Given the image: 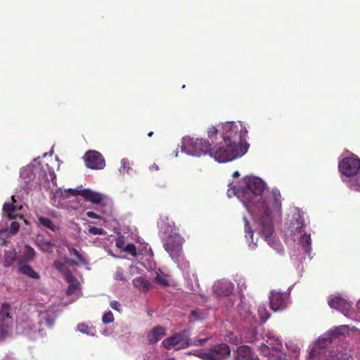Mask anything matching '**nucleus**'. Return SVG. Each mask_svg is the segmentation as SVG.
<instances>
[{"label":"nucleus","mask_w":360,"mask_h":360,"mask_svg":"<svg viewBox=\"0 0 360 360\" xmlns=\"http://www.w3.org/2000/svg\"><path fill=\"white\" fill-rule=\"evenodd\" d=\"M221 129L224 145L215 150L213 155L215 160L226 162L246 153L249 148L246 142L248 130L241 122H227L221 125Z\"/></svg>","instance_id":"1"},{"label":"nucleus","mask_w":360,"mask_h":360,"mask_svg":"<svg viewBox=\"0 0 360 360\" xmlns=\"http://www.w3.org/2000/svg\"><path fill=\"white\" fill-rule=\"evenodd\" d=\"M262 210L263 214L258 219L260 232L268 244L274 247L276 238L272 221V214H279L281 210V195L278 189H273L268 200L262 201Z\"/></svg>","instance_id":"2"},{"label":"nucleus","mask_w":360,"mask_h":360,"mask_svg":"<svg viewBox=\"0 0 360 360\" xmlns=\"http://www.w3.org/2000/svg\"><path fill=\"white\" fill-rule=\"evenodd\" d=\"M244 186L236 188V195L248 207L255 196L261 195L265 188L264 182L259 178L246 176L243 178Z\"/></svg>","instance_id":"3"},{"label":"nucleus","mask_w":360,"mask_h":360,"mask_svg":"<svg viewBox=\"0 0 360 360\" xmlns=\"http://www.w3.org/2000/svg\"><path fill=\"white\" fill-rule=\"evenodd\" d=\"M340 172L346 177L349 187L360 191V159L352 155L339 162Z\"/></svg>","instance_id":"4"},{"label":"nucleus","mask_w":360,"mask_h":360,"mask_svg":"<svg viewBox=\"0 0 360 360\" xmlns=\"http://www.w3.org/2000/svg\"><path fill=\"white\" fill-rule=\"evenodd\" d=\"M181 150L193 156L200 157L208 154L213 158L215 152L209 141L202 138L191 136H186L183 139Z\"/></svg>","instance_id":"5"},{"label":"nucleus","mask_w":360,"mask_h":360,"mask_svg":"<svg viewBox=\"0 0 360 360\" xmlns=\"http://www.w3.org/2000/svg\"><path fill=\"white\" fill-rule=\"evenodd\" d=\"M328 304L331 308L340 311L345 316L360 321V300L356 303V309H352L351 304L340 297H330Z\"/></svg>","instance_id":"6"},{"label":"nucleus","mask_w":360,"mask_h":360,"mask_svg":"<svg viewBox=\"0 0 360 360\" xmlns=\"http://www.w3.org/2000/svg\"><path fill=\"white\" fill-rule=\"evenodd\" d=\"M231 349L226 343L213 346L208 351L199 352L196 356L202 360H222L229 356Z\"/></svg>","instance_id":"7"},{"label":"nucleus","mask_w":360,"mask_h":360,"mask_svg":"<svg viewBox=\"0 0 360 360\" xmlns=\"http://www.w3.org/2000/svg\"><path fill=\"white\" fill-rule=\"evenodd\" d=\"M190 330H183L179 333H174L171 337L165 339L162 342V345L167 349H170L173 347L176 350L186 349V347H184V345L188 340V337H190Z\"/></svg>","instance_id":"8"},{"label":"nucleus","mask_w":360,"mask_h":360,"mask_svg":"<svg viewBox=\"0 0 360 360\" xmlns=\"http://www.w3.org/2000/svg\"><path fill=\"white\" fill-rule=\"evenodd\" d=\"M183 241L184 239L179 234H170L164 243V248L172 257L176 258L181 252Z\"/></svg>","instance_id":"9"},{"label":"nucleus","mask_w":360,"mask_h":360,"mask_svg":"<svg viewBox=\"0 0 360 360\" xmlns=\"http://www.w3.org/2000/svg\"><path fill=\"white\" fill-rule=\"evenodd\" d=\"M83 158L85 165L91 169H102L105 166L103 156L98 151L89 150L85 153Z\"/></svg>","instance_id":"10"},{"label":"nucleus","mask_w":360,"mask_h":360,"mask_svg":"<svg viewBox=\"0 0 360 360\" xmlns=\"http://www.w3.org/2000/svg\"><path fill=\"white\" fill-rule=\"evenodd\" d=\"M304 220L301 214L295 213L288 225V231L291 236H293L294 240H296V236L298 238V236L304 232Z\"/></svg>","instance_id":"11"},{"label":"nucleus","mask_w":360,"mask_h":360,"mask_svg":"<svg viewBox=\"0 0 360 360\" xmlns=\"http://www.w3.org/2000/svg\"><path fill=\"white\" fill-rule=\"evenodd\" d=\"M349 326L348 325H341L337 327H335L325 333L323 335L321 336L317 342L320 347H323L322 340H326L328 342H330L332 340L341 335H345L349 331Z\"/></svg>","instance_id":"12"},{"label":"nucleus","mask_w":360,"mask_h":360,"mask_svg":"<svg viewBox=\"0 0 360 360\" xmlns=\"http://www.w3.org/2000/svg\"><path fill=\"white\" fill-rule=\"evenodd\" d=\"M234 360H259L252 349L247 345L239 346L233 354Z\"/></svg>","instance_id":"13"},{"label":"nucleus","mask_w":360,"mask_h":360,"mask_svg":"<svg viewBox=\"0 0 360 360\" xmlns=\"http://www.w3.org/2000/svg\"><path fill=\"white\" fill-rule=\"evenodd\" d=\"M269 304L272 310H282L287 306L285 295L276 291H272L269 297Z\"/></svg>","instance_id":"14"},{"label":"nucleus","mask_w":360,"mask_h":360,"mask_svg":"<svg viewBox=\"0 0 360 360\" xmlns=\"http://www.w3.org/2000/svg\"><path fill=\"white\" fill-rule=\"evenodd\" d=\"M234 285L229 281H220L213 286L214 294L217 297L229 296L233 290Z\"/></svg>","instance_id":"15"},{"label":"nucleus","mask_w":360,"mask_h":360,"mask_svg":"<svg viewBox=\"0 0 360 360\" xmlns=\"http://www.w3.org/2000/svg\"><path fill=\"white\" fill-rule=\"evenodd\" d=\"M82 196L86 201L92 204H100L103 200L102 194L95 192L89 188L82 189Z\"/></svg>","instance_id":"16"},{"label":"nucleus","mask_w":360,"mask_h":360,"mask_svg":"<svg viewBox=\"0 0 360 360\" xmlns=\"http://www.w3.org/2000/svg\"><path fill=\"white\" fill-rule=\"evenodd\" d=\"M166 335L165 328L158 326L154 327L148 335V340L150 343L154 344L158 342L162 338Z\"/></svg>","instance_id":"17"},{"label":"nucleus","mask_w":360,"mask_h":360,"mask_svg":"<svg viewBox=\"0 0 360 360\" xmlns=\"http://www.w3.org/2000/svg\"><path fill=\"white\" fill-rule=\"evenodd\" d=\"M134 286L143 292H148L151 287L150 281L144 276H139L132 281Z\"/></svg>","instance_id":"18"},{"label":"nucleus","mask_w":360,"mask_h":360,"mask_svg":"<svg viewBox=\"0 0 360 360\" xmlns=\"http://www.w3.org/2000/svg\"><path fill=\"white\" fill-rule=\"evenodd\" d=\"M66 282L69 283L68 288L67 289V295H71L75 294L77 290L80 288V283L75 278V277L72 274V278H67L65 279Z\"/></svg>","instance_id":"19"},{"label":"nucleus","mask_w":360,"mask_h":360,"mask_svg":"<svg viewBox=\"0 0 360 360\" xmlns=\"http://www.w3.org/2000/svg\"><path fill=\"white\" fill-rule=\"evenodd\" d=\"M53 266L56 269H57L58 271H60L63 274L65 279H66L67 278H72V274L71 271L62 262L56 260L53 262Z\"/></svg>","instance_id":"20"},{"label":"nucleus","mask_w":360,"mask_h":360,"mask_svg":"<svg viewBox=\"0 0 360 360\" xmlns=\"http://www.w3.org/2000/svg\"><path fill=\"white\" fill-rule=\"evenodd\" d=\"M11 199L12 202H5L3 205V211L8 217L11 218L16 211V205H15L16 202V199L15 195H13Z\"/></svg>","instance_id":"21"},{"label":"nucleus","mask_w":360,"mask_h":360,"mask_svg":"<svg viewBox=\"0 0 360 360\" xmlns=\"http://www.w3.org/2000/svg\"><path fill=\"white\" fill-rule=\"evenodd\" d=\"M300 240V243L301 244L302 247V250L306 252L309 253V250L311 249V238L310 235H307L305 233H302L298 236V238Z\"/></svg>","instance_id":"22"},{"label":"nucleus","mask_w":360,"mask_h":360,"mask_svg":"<svg viewBox=\"0 0 360 360\" xmlns=\"http://www.w3.org/2000/svg\"><path fill=\"white\" fill-rule=\"evenodd\" d=\"M37 218L38 219L39 224L43 227L53 231H55L58 229L56 225L50 219L40 215H37Z\"/></svg>","instance_id":"23"},{"label":"nucleus","mask_w":360,"mask_h":360,"mask_svg":"<svg viewBox=\"0 0 360 360\" xmlns=\"http://www.w3.org/2000/svg\"><path fill=\"white\" fill-rule=\"evenodd\" d=\"M11 306L8 303L2 304L0 309V321L5 322L11 319Z\"/></svg>","instance_id":"24"},{"label":"nucleus","mask_w":360,"mask_h":360,"mask_svg":"<svg viewBox=\"0 0 360 360\" xmlns=\"http://www.w3.org/2000/svg\"><path fill=\"white\" fill-rule=\"evenodd\" d=\"M20 272L32 278L39 279L40 278L39 274L30 265H23L20 266Z\"/></svg>","instance_id":"25"},{"label":"nucleus","mask_w":360,"mask_h":360,"mask_svg":"<svg viewBox=\"0 0 360 360\" xmlns=\"http://www.w3.org/2000/svg\"><path fill=\"white\" fill-rule=\"evenodd\" d=\"M16 259V251L15 249L8 250L4 254V266H10Z\"/></svg>","instance_id":"26"},{"label":"nucleus","mask_w":360,"mask_h":360,"mask_svg":"<svg viewBox=\"0 0 360 360\" xmlns=\"http://www.w3.org/2000/svg\"><path fill=\"white\" fill-rule=\"evenodd\" d=\"M39 249L44 252H50L54 246V244L49 240L41 239L37 242Z\"/></svg>","instance_id":"27"},{"label":"nucleus","mask_w":360,"mask_h":360,"mask_svg":"<svg viewBox=\"0 0 360 360\" xmlns=\"http://www.w3.org/2000/svg\"><path fill=\"white\" fill-rule=\"evenodd\" d=\"M208 340L209 338L191 339L190 337H188V340L186 341L184 347H186V348L191 346L200 347L204 345Z\"/></svg>","instance_id":"28"},{"label":"nucleus","mask_w":360,"mask_h":360,"mask_svg":"<svg viewBox=\"0 0 360 360\" xmlns=\"http://www.w3.org/2000/svg\"><path fill=\"white\" fill-rule=\"evenodd\" d=\"M36 252L33 248L29 245L25 246L24 258L26 261H32L35 257Z\"/></svg>","instance_id":"29"},{"label":"nucleus","mask_w":360,"mask_h":360,"mask_svg":"<svg viewBox=\"0 0 360 360\" xmlns=\"http://www.w3.org/2000/svg\"><path fill=\"white\" fill-rule=\"evenodd\" d=\"M258 314L260 319L264 322L266 321L270 316L269 311H267L266 307L264 305H260L258 307Z\"/></svg>","instance_id":"30"},{"label":"nucleus","mask_w":360,"mask_h":360,"mask_svg":"<svg viewBox=\"0 0 360 360\" xmlns=\"http://www.w3.org/2000/svg\"><path fill=\"white\" fill-rule=\"evenodd\" d=\"M218 131L219 130L214 126H212L211 127H210L207 131L208 137L212 141V143H214V141L217 139Z\"/></svg>","instance_id":"31"},{"label":"nucleus","mask_w":360,"mask_h":360,"mask_svg":"<svg viewBox=\"0 0 360 360\" xmlns=\"http://www.w3.org/2000/svg\"><path fill=\"white\" fill-rule=\"evenodd\" d=\"M77 330L86 335H92L93 333L91 332V328L89 327L86 324L82 323L77 325Z\"/></svg>","instance_id":"32"},{"label":"nucleus","mask_w":360,"mask_h":360,"mask_svg":"<svg viewBox=\"0 0 360 360\" xmlns=\"http://www.w3.org/2000/svg\"><path fill=\"white\" fill-rule=\"evenodd\" d=\"M102 321L105 324L112 323L114 321L113 314L110 311L105 313L102 317Z\"/></svg>","instance_id":"33"},{"label":"nucleus","mask_w":360,"mask_h":360,"mask_svg":"<svg viewBox=\"0 0 360 360\" xmlns=\"http://www.w3.org/2000/svg\"><path fill=\"white\" fill-rule=\"evenodd\" d=\"M124 250L131 255V256L136 257L137 255L136 248L134 244L129 243L126 245Z\"/></svg>","instance_id":"34"},{"label":"nucleus","mask_w":360,"mask_h":360,"mask_svg":"<svg viewBox=\"0 0 360 360\" xmlns=\"http://www.w3.org/2000/svg\"><path fill=\"white\" fill-rule=\"evenodd\" d=\"M89 233L92 235H102L104 233V230L101 228L96 227V226H89Z\"/></svg>","instance_id":"35"},{"label":"nucleus","mask_w":360,"mask_h":360,"mask_svg":"<svg viewBox=\"0 0 360 360\" xmlns=\"http://www.w3.org/2000/svg\"><path fill=\"white\" fill-rule=\"evenodd\" d=\"M157 283L162 285V286H167L169 285L168 281L163 277L162 276L160 275L159 274H157V276L155 278Z\"/></svg>","instance_id":"36"},{"label":"nucleus","mask_w":360,"mask_h":360,"mask_svg":"<svg viewBox=\"0 0 360 360\" xmlns=\"http://www.w3.org/2000/svg\"><path fill=\"white\" fill-rule=\"evenodd\" d=\"M202 312L198 309L193 310L191 313V316L194 321L203 319Z\"/></svg>","instance_id":"37"},{"label":"nucleus","mask_w":360,"mask_h":360,"mask_svg":"<svg viewBox=\"0 0 360 360\" xmlns=\"http://www.w3.org/2000/svg\"><path fill=\"white\" fill-rule=\"evenodd\" d=\"M115 278L118 281H124V274L122 268H117L114 276Z\"/></svg>","instance_id":"38"},{"label":"nucleus","mask_w":360,"mask_h":360,"mask_svg":"<svg viewBox=\"0 0 360 360\" xmlns=\"http://www.w3.org/2000/svg\"><path fill=\"white\" fill-rule=\"evenodd\" d=\"M244 221H245V231L250 234V238L252 239V236H253V231L251 229V226L248 221V219L244 217Z\"/></svg>","instance_id":"39"},{"label":"nucleus","mask_w":360,"mask_h":360,"mask_svg":"<svg viewBox=\"0 0 360 360\" xmlns=\"http://www.w3.org/2000/svg\"><path fill=\"white\" fill-rule=\"evenodd\" d=\"M69 251L70 253L73 254L80 262H83L84 259L82 255L79 253V252L74 248H70Z\"/></svg>","instance_id":"40"},{"label":"nucleus","mask_w":360,"mask_h":360,"mask_svg":"<svg viewBox=\"0 0 360 360\" xmlns=\"http://www.w3.org/2000/svg\"><path fill=\"white\" fill-rule=\"evenodd\" d=\"M10 228L13 233H17L20 229V224L17 221H12Z\"/></svg>","instance_id":"41"},{"label":"nucleus","mask_w":360,"mask_h":360,"mask_svg":"<svg viewBox=\"0 0 360 360\" xmlns=\"http://www.w3.org/2000/svg\"><path fill=\"white\" fill-rule=\"evenodd\" d=\"M112 309H113L115 311H121V304L119 302L116 300H113L110 304Z\"/></svg>","instance_id":"42"},{"label":"nucleus","mask_w":360,"mask_h":360,"mask_svg":"<svg viewBox=\"0 0 360 360\" xmlns=\"http://www.w3.org/2000/svg\"><path fill=\"white\" fill-rule=\"evenodd\" d=\"M68 192L72 196H77V195H81L82 196V189H74V188H69L68 190Z\"/></svg>","instance_id":"43"},{"label":"nucleus","mask_w":360,"mask_h":360,"mask_svg":"<svg viewBox=\"0 0 360 360\" xmlns=\"http://www.w3.org/2000/svg\"><path fill=\"white\" fill-rule=\"evenodd\" d=\"M86 215L89 217V218H91V219H101V217L99 216L98 214H96L95 212H91V211H89L86 213Z\"/></svg>","instance_id":"44"},{"label":"nucleus","mask_w":360,"mask_h":360,"mask_svg":"<svg viewBox=\"0 0 360 360\" xmlns=\"http://www.w3.org/2000/svg\"><path fill=\"white\" fill-rule=\"evenodd\" d=\"M65 262L66 264H69V265H71V266H77V263L74 261V260H72V259H65Z\"/></svg>","instance_id":"45"},{"label":"nucleus","mask_w":360,"mask_h":360,"mask_svg":"<svg viewBox=\"0 0 360 360\" xmlns=\"http://www.w3.org/2000/svg\"><path fill=\"white\" fill-rule=\"evenodd\" d=\"M46 324L48 326L51 327L52 325H53V321L51 319H46Z\"/></svg>","instance_id":"46"},{"label":"nucleus","mask_w":360,"mask_h":360,"mask_svg":"<svg viewBox=\"0 0 360 360\" xmlns=\"http://www.w3.org/2000/svg\"><path fill=\"white\" fill-rule=\"evenodd\" d=\"M309 356L311 357L315 356V347H311L310 352H309Z\"/></svg>","instance_id":"47"},{"label":"nucleus","mask_w":360,"mask_h":360,"mask_svg":"<svg viewBox=\"0 0 360 360\" xmlns=\"http://www.w3.org/2000/svg\"><path fill=\"white\" fill-rule=\"evenodd\" d=\"M150 168L151 170H155V171H158L159 169V167L156 164H153V165H151V167Z\"/></svg>","instance_id":"48"},{"label":"nucleus","mask_w":360,"mask_h":360,"mask_svg":"<svg viewBox=\"0 0 360 360\" xmlns=\"http://www.w3.org/2000/svg\"><path fill=\"white\" fill-rule=\"evenodd\" d=\"M121 163H122V167L123 169H125L127 167V166H126L127 161L125 160V159H122L121 161Z\"/></svg>","instance_id":"49"},{"label":"nucleus","mask_w":360,"mask_h":360,"mask_svg":"<svg viewBox=\"0 0 360 360\" xmlns=\"http://www.w3.org/2000/svg\"><path fill=\"white\" fill-rule=\"evenodd\" d=\"M239 176H240V174H239V172H238V171L234 172L233 173V174H232V176H233V178L238 177Z\"/></svg>","instance_id":"50"},{"label":"nucleus","mask_w":360,"mask_h":360,"mask_svg":"<svg viewBox=\"0 0 360 360\" xmlns=\"http://www.w3.org/2000/svg\"><path fill=\"white\" fill-rule=\"evenodd\" d=\"M116 245H117V247L120 248L121 245H122V243L120 241H117Z\"/></svg>","instance_id":"51"},{"label":"nucleus","mask_w":360,"mask_h":360,"mask_svg":"<svg viewBox=\"0 0 360 360\" xmlns=\"http://www.w3.org/2000/svg\"><path fill=\"white\" fill-rule=\"evenodd\" d=\"M153 134V131H150L148 134V136H152Z\"/></svg>","instance_id":"52"},{"label":"nucleus","mask_w":360,"mask_h":360,"mask_svg":"<svg viewBox=\"0 0 360 360\" xmlns=\"http://www.w3.org/2000/svg\"><path fill=\"white\" fill-rule=\"evenodd\" d=\"M264 347V349H267L266 346L264 345H261V349Z\"/></svg>","instance_id":"53"},{"label":"nucleus","mask_w":360,"mask_h":360,"mask_svg":"<svg viewBox=\"0 0 360 360\" xmlns=\"http://www.w3.org/2000/svg\"><path fill=\"white\" fill-rule=\"evenodd\" d=\"M6 240H4V241L3 242V245H6Z\"/></svg>","instance_id":"54"},{"label":"nucleus","mask_w":360,"mask_h":360,"mask_svg":"<svg viewBox=\"0 0 360 360\" xmlns=\"http://www.w3.org/2000/svg\"><path fill=\"white\" fill-rule=\"evenodd\" d=\"M345 359H348L347 355H345Z\"/></svg>","instance_id":"55"}]
</instances>
